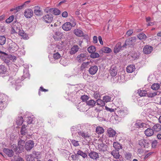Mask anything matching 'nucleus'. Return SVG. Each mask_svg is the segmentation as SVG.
<instances>
[{
	"label": "nucleus",
	"mask_w": 161,
	"mask_h": 161,
	"mask_svg": "<svg viewBox=\"0 0 161 161\" xmlns=\"http://www.w3.org/2000/svg\"><path fill=\"white\" fill-rule=\"evenodd\" d=\"M136 38L135 37H132L127 39H126L125 44L123 45V48H126L127 46L132 45L136 42Z\"/></svg>",
	"instance_id": "obj_1"
},
{
	"label": "nucleus",
	"mask_w": 161,
	"mask_h": 161,
	"mask_svg": "<svg viewBox=\"0 0 161 161\" xmlns=\"http://www.w3.org/2000/svg\"><path fill=\"white\" fill-rule=\"evenodd\" d=\"M53 19V15L50 14L45 15L42 17V20L46 23H51Z\"/></svg>",
	"instance_id": "obj_2"
},
{
	"label": "nucleus",
	"mask_w": 161,
	"mask_h": 161,
	"mask_svg": "<svg viewBox=\"0 0 161 161\" xmlns=\"http://www.w3.org/2000/svg\"><path fill=\"white\" fill-rule=\"evenodd\" d=\"M78 133L79 137H81L85 139H91V135L87 132H85L82 130H79Z\"/></svg>",
	"instance_id": "obj_3"
},
{
	"label": "nucleus",
	"mask_w": 161,
	"mask_h": 161,
	"mask_svg": "<svg viewBox=\"0 0 161 161\" xmlns=\"http://www.w3.org/2000/svg\"><path fill=\"white\" fill-rule=\"evenodd\" d=\"M34 146V143L31 140L27 141L25 143V147L27 151H30Z\"/></svg>",
	"instance_id": "obj_4"
},
{
	"label": "nucleus",
	"mask_w": 161,
	"mask_h": 161,
	"mask_svg": "<svg viewBox=\"0 0 161 161\" xmlns=\"http://www.w3.org/2000/svg\"><path fill=\"white\" fill-rule=\"evenodd\" d=\"M34 12L36 15L37 16H40L42 14V8L38 6L34 7Z\"/></svg>",
	"instance_id": "obj_5"
},
{
	"label": "nucleus",
	"mask_w": 161,
	"mask_h": 161,
	"mask_svg": "<svg viewBox=\"0 0 161 161\" xmlns=\"http://www.w3.org/2000/svg\"><path fill=\"white\" fill-rule=\"evenodd\" d=\"M153 50V47L152 46L147 45L143 48V52L145 54H149L151 53Z\"/></svg>",
	"instance_id": "obj_6"
},
{
	"label": "nucleus",
	"mask_w": 161,
	"mask_h": 161,
	"mask_svg": "<svg viewBox=\"0 0 161 161\" xmlns=\"http://www.w3.org/2000/svg\"><path fill=\"white\" fill-rule=\"evenodd\" d=\"M72 27L71 23L69 22L65 23L62 26L63 29L66 31H70L72 28Z\"/></svg>",
	"instance_id": "obj_7"
},
{
	"label": "nucleus",
	"mask_w": 161,
	"mask_h": 161,
	"mask_svg": "<svg viewBox=\"0 0 161 161\" xmlns=\"http://www.w3.org/2000/svg\"><path fill=\"white\" fill-rule=\"evenodd\" d=\"M33 15V12L31 9H26L24 12V15L25 17L27 18H30L32 17Z\"/></svg>",
	"instance_id": "obj_8"
},
{
	"label": "nucleus",
	"mask_w": 161,
	"mask_h": 161,
	"mask_svg": "<svg viewBox=\"0 0 161 161\" xmlns=\"http://www.w3.org/2000/svg\"><path fill=\"white\" fill-rule=\"evenodd\" d=\"M138 143L139 145L143 148H147L148 146V143L147 141L143 139L139 140Z\"/></svg>",
	"instance_id": "obj_9"
},
{
	"label": "nucleus",
	"mask_w": 161,
	"mask_h": 161,
	"mask_svg": "<svg viewBox=\"0 0 161 161\" xmlns=\"http://www.w3.org/2000/svg\"><path fill=\"white\" fill-rule=\"evenodd\" d=\"M98 67L96 65L91 66L89 69L88 71L90 74L91 75L95 74L98 70Z\"/></svg>",
	"instance_id": "obj_10"
},
{
	"label": "nucleus",
	"mask_w": 161,
	"mask_h": 161,
	"mask_svg": "<svg viewBox=\"0 0 161 161\" xmlns=\"http://www.w3.org/2000/svg\"><path fill=\"white\" fill-rule=\"evenodd\" d=\"M123 48L121 42H118L116 45L114 50V52L115 53H117L121 50Z\"/></svg>",
	"instance_id": "obj_11"
},
{
	"label": "nucleus",
	"mask_w": 161,
	"mask_h": 161,
	"mask_svg": "<svg viewBox=\"0 0 161 161\" xmlns=\"http://www.w3.org/2000/svg\"><path fill=\"white\" fill-rule=\"evenodd\" d=\"M86 58V54L85 53H81L77 56L76 59L78 62H81L85 60Z\"/></svg>",
	"instance_id": "obj_12"
},
{
	"label": "nucleus",
	"mask_w": 161,
	"mask_h": 161,
	"mask_svg": "<svg viewBox=\"0 0 161 161\" xmlns=\"http://www.w3.org/2000/svg\"><path fill=\"white\" fill-rule=\"evenodd\" d=\"M107 133L109 137H113L115 136L116 132L114 130L110 128L108 129Z\"/></svg>",
	"instance_id": "obj_13"
},
{
	"label": "nucleus",
	"mask_w": 161,
	"mask_h": 161,
	"mask_svg": "<svg viewBox=\"0 0 161 161\" xmlns=\"http://www.w3.org/2000/svg\"><path fill=\"white\" fill-rule=\"evenodd\" d=\"M88 155L91 158L94 160H97L99 158L98 153L94 151L89 153Z\"/></svg>",
	"instance_id": "obj_14"
},
{
	"label": "nucleus",
	"mask_w": 161,
	"mask_h": 161,
	"mask_svg": "<svg viewBox=\"0 0 161 161\" xmlns=\"http://www.w3.org/2000/svg\"><path fill=\"white\" fill-rule=\"evenodd\" d=\"M3 152L9 157H12L13 156L14 153L12 149L5 148L3 149Z\"/></svg>",
	"instance_id": "obj_15"
},
{
	"label": "nucleus",
	"mask_w": 161,
	"mask_h": 161,
	"mask_svg": "<svg viewBox=\"0 0 161 161\" xmlns=\"http://www.w3.org/2000/svg\"><path fill=\"white\" fill-rule=\"evenodd\" d=\"M111 75L112 76H115L117 73V70L116 67L115 66H112L109 71Z\"/></svg>",
	"instance_id": "obj_16"
},
{
	"label": "nucleus",
	"mask_w": 161,
	"mask_h": 161,
	"mask_svg": "<svg viewBox=\"0 0 161 161\" xmlns=\"http://www.w3.org/2000/svg\"><path fill=\"white\" fill-rule=\"evenodd\" d=\"M154 131L153 129L150 128H148L144 131V134L147 136H150L154 134Z\"/></svg>",
	"instance_id": "obj_17"
},
{
	"label": "nucleus",
	"mask_w": 161,
	"mask_h": 161,
	"mask_svg": "<svg viewBox=\"0 0 161 161\" xmlns=\"http://www.w3.org/2000/svg\"><path fill=\"white\" fill-rule=\"evenodd\" d=\"M17 44L14 42H12L9 44V48L12 50H16L18 48Z\"/></svg>",
	"instance_id": "obj_18"
},
{
	"label": "nucleus",
	"mask_w": 161,
	"mask_h": 161,
	"mask_svg": "<svg viewBox=\"0 0 161 161\" xmlns=\"http://www.w3.org/2000/svg\"><path fill=\"white\" fill-rule=\"evenodd\" d=\"M73 32L77 36L81 37L84 36L83 32L80 29H75L74 31Z\"/></svg>",
	"instance_id": "obj_19"
},
{
	"label": "nucleus",
	"mask_w": 161,
	"mask_h": 161,
	"mask_svg": "<svg viewBox=\"0 0 161 161\" xmlns=\"http://www.w3.org/2000/svg\"><path fill=\"white\" fill-rule=\"evenodd\" d=\"M62 34L60 32H57L53 36V38L55 41L59 40L62 37Z\"/></svg>",
	"instance_id": "obj_20"
},
{
	"label": "nucleus",
	"mask_w": 161,
	"mask_h": 161,
	"mask_svg": "<svg viewBox=\"0 0 161 161\" xmlns=\"http://www.w3.org/2000/svg\"><path fill=\"white\" fill-rule=\"evenodd\" d=\"M135 66L134 65L131 64L127 66V72L128 73H132L135 69Z\"/></svg>",
	"instance_id": "obj_21"
},
{
	"label": "nucleus",
	"mask_w": 161,
	"mask_h": 161,
	"mask_svg": "<svg viewBox=\"0 0 161 161\" xmlns=\"http://www.w3.org/2000/svg\"><path fill=\"white\" fill-rule=\"evenodd\" d=\"M79 48L77 45H75L71 48L70 51L71 54H73L76 53L79 50Z\"/></svg>",
	"instance_id": "obj_22"
},
{
	"label": "nucleus",
	"mask_w": 161,
	"mask_h": 161,
	"mask_svg": "<svg viewBox=\"0 0 161 161\" xmlns=\"http://www.w3.org/2000/svg\"><path fill=\"white\" fill-rule=\"evenodd\" d=\"M135 125L136 128H142L147 127V125L146 124L140 122H136Z\"/></svg>",
	"instance_id": "obj_23"
},
{
	"label": "nucleus",
	"mask_w": 161,
	"mask_h": 161,
	"mask_svg": "<svg viewBox=\"0 0 161 161\" xmlns=\"http://www.w3.org/2000/svg\"><path fill=\"white\" fill-rule=\"evenodd\" d=\"M112 52V50L108 47H104L100 50V52H102L105 53H109Z\"/></svg>",
	"instance_id": "obj_24"
},
{
	"label": "nucleus",
	"mask_w": 161,
	"mask_h": 161,
	"mask_svg": "<svg viewBox=\"0 0 161 161\" xmlns=\"http://www.w3.org/2000/svg\"><path fill=\"white\" fill-rule=\"evenodd\" d=\"M96 132L98 134H101L104 132V130L102 127L97 126L96 129Z\"/></svg>",
	"instance_id": "obj_25"
},
{
	"label": "nucleus",
	"mask_w": 161,
	"mask_h": 161,
	"mask_svg": "<svg viewBox=\"0 0 161 161\" xmlns=\"http://www.w3.org/2000/svg\"><path fill=\"white\" fill-rule=\"evenodd\" d=\"M56 50H54V53L53 56V58L55 60L59 59L61 57L59 53L58 52H56Z\"/></svg>",
	"instance_id": "obj_26"
},
{
	"label": "nucleus",
	"mask_w": 161,
	"mask_h": 161,
	"mask_svg": "<svg viewBox=\"0 0 161 161\" xmlns=\"http://www.w3.org/2000/svg\"><path fill=\"white\" fill-rule=\"evenodd\" d=\"M137 93L141 97L146 96V95L147 94V91L145 90H138Z\"/></svg>",
	"instance_id": "obj_27"
},
{
	"label": "nucleus",
	"mask_w": 161,
	"mask_h": 161,
	"mask_svg": "<svg viewBox=\"0 0 161 161\" xmlns=\"http://www.w3.org/2000/svg\"><path fill=\"white\" fill-rule=\"evenodd\" d=\"M8 97L6 96H4L3 97L2 100L0 101V104L3 103L4 106L6 105L8 103Z\"/></svg>",
	"instance_id": "obj_28"
},
{
	"label": "nucleus",
	"mask_w": 161,
	"mask_h": 161,
	"mask_svg": "<svg viewBox=\"0 0 161 161\" xmlns=\"http://www.w3.org/2000/svg\"><path fill=\"white\" fill-rule=\"evenodd\" d=\"M96 102L93 100H90L86 102L87 104L91 107H93L95 106Z\"/></svg>",
	"instance_id": "obj_29"
},
{
	"label": "nucleus",
	"mask_w": 161,
	"mask_h": 161,
	"mask_svg": "<svg viewBox=\"0 0 161 161\" xmlns=\"http://www.w3.org/2000/svg\"><path fill=\"white\" fill-rule=\"evenodd\" d=\"M113 147L116 150H119L122 148V146L118 142H114L113 143Z\"/></svg>",
	"instance_id": "obj_30"
},
{
	"label": "nucleus",
	"mask_w": 161,
	"mask_h": 161,
	"mask_svg": "<svg viewBox=\"0 0 161 161\" xmlns=\"http://www.w3.org/2000/svg\"><path fill=\"white\" fill-rule=\"evenodd\" d=\"M153 128L155 131L158 132L161 130V125L159 124H156L153 125Z\"/></svg>",
	"instance_id": "obj_31"
},
{
	"label": "nucleus",
	"mask_w": 161,
	"mask_h": 161,
	"mask_svg": "<svg viewBox=\"0 0 161 161\" xmlns=\"http://www.w3.org/2000/svg\"><path fill=\"white\" fill-rule=\"evenodd\" d=\"M25 143V141L22 139L20 140L18 142V147L20 150H22L23 148V146Z\"/></svg>",
	"instance_id": "obj_32"
},
{
	"label": "nucleus",
	"mask_w": 161,
	"mask_h": 161,
	"mask_svg": "<svg viewBox=\"0 0 161 161\" xmlns=\"http://www.w3.org/2000/svg\"><path fill=\"white\" fill-rule=\"evenodd\" d=\"M138 38L141 40H145L147 38L146 35L143 33H141L137 35Z\"/></svg>",
	"instance_id": "obj_33"
},
{
	"label": "nucleus",
	"mask_w": 161,
	"mask_h": 161,
	"mask_svg": "<svg viewBox=\"0 0 161 161\" xmlns=\"http://www.w3.org/2000/svg\"><path fill=\"white\" fill-rule=\"evenodd\" d=\"M19 35L22 37V38L25 39H27L28 37L27 35L25 33L24 31L21 30H19L18 33Z\"/></svg>",
	"instance_id": "obj_34"
},
{
	"label": "nucleus",
	"mask_w": 161,
	"mask_h": 161,
	"mask_svg": "<svg viewBox=\"0 0 161 161\" xmlns=\"http://www.w3.org/2000/svg\"><path fill=\"white\" fill-rule=\"evenodd\" d=\"M111 154L116 159L118 158L119 157V150L113 151Z\"/></svg>",
	"instance_id": "obj_35"
},
{
	"label": "nucleus",
	"mask_w": 161,
	"mask_h": 161,
	"mask_svg": "<svg viewBox=\"0 0 161 161\" xmlns=\"http://www.w3.org/2000/svg\"><path fill=\"white\" fill-rule=\"evenodd\" d=\"M7 69L3 65H0V74H4L7 71Z\"/></svg>",
	"instance_id": "obj_36"
},
{
	"label": "nucleus",
	"mask_w": 161,
	"mask_h": 161,
	"mask_svg": "<svg viewBox=\"0 0 161 161\" xmlns=\"http://www.w3.org/2000/svg\"><path fill=\"white\" fill-rule=\"evenodd\" d=\"M52 13L56 15H59L61 13L60 11L57 8H53Z\"/></svg>",
	"instance_id": "obj_37"
},
{
	"label": "nucleus",
	"mask_w": 161,
	"mask_h": 161,
	"mask_svg": "<svg viewBox=\"0 0 161 161\" xmlns=\"http://www.w3.org/2000/svg\"><path fill=\"white\" fill-rule=\"evenodd\" d=\"M90 62H86L83 63L80 67V69L81 70H83L85 68H87L89 67Z\"/></svg>",
	"instance_id": "obj_38"
},
{
	"label": "nucleus",
	"mask_w": 161,
	"mask_h": 161,
	"mask_svg": "<svg viewBox=\"0 0 161 161\" xmlns=\"http://www.w3.org/2000/svg\"><path fill=\"white\" fill-rule=\"evenodd\" d=\"M159 94L160 93L158 92H151L147 94V96L149 97H153L156 95H159Z\"/></svg>",
	"instance_id": "obj_39"
},
{
	"label": "nucleus",
	"mask_w": 161,
	"mask_h": 161,
	"mask_svg": "<svg viewBox=\"0 0 161 161\" xmlns=\"http://www.w3.org/2000/svg\"><path fill=\"white\" fill-rule=\"evenodd\" d=\"M87 50L89 53H92L96 51V48L94 46H91L88 48Z\"/></svg>",
	"instance_id": "obj_40"
},
{
	"label": "nucleus",
	"mask_w": 161,
	"mask_h": 161,
	"mask_svg": "<svg viewBox=\"0 0 161 161\" xmlns=\"http://www.w3.org/2000/svg\"><path fill=\"white\" fill-rule=\"evenodd\" d=\"M97 103L98 105L102 107H103L105 106V103L103 100H102L100 99H98L97 100Z\"/></svg>",
	"instance_id": "obj_41"
},
{
	"label": "nucleus",
	"mask_w": 161,
	"mask_h": 161,
	"mask_svg": "<svg viewBox=\"0 0 161 161\" xmlns=\"http://www.w3.org/2000/svg\"><path fill=\"white\" fill-rule=\"evenodd\" d=\"M23 122V118L22 116L19 117L16 121L17 124L19 125H21Z\"/></svg>",
	"instance_id": "obj_42"
},
{
	"label": "nucleus",
	"mask_w": 161,
	"mask_h": 161,
	"mask_svg": "<svg viewBox=\"0 0 161 161\" xmlns=\"http://www.w3.org/2000/svg\"><path fill=\"white\" fill-rule=\"evenodd\" d=\"M6 41V38L5 36H0V45H4Z\"/></svg>",
	"instance_id": "obj_43"
},
{
	"label": "nucleus",
	"mask_w": 161,
	"mask_h": 161,
	"mask_svg": "<svg viewBox=\"0 0 161 161\" xmlns=\"http://www.w3.org/2000/svg\"><path fill=\"white\" fill-rule=\"evenodd\" d=\"M160 85L158 83H154L151 86V88L153 90H158L160 87Z\"/></svg>",
	"instance_id": "obj_44"
},
{
	"label": "nucleus",
	"mask_w": 161,
	"mask_h": 161,
	"mask_svg": "<svg viewBox=\"0 0 161 161\" xmlns=\"http://www.w3.org/2000/svg\"><path fill=\"white\" fill-rule=\"evenodd\" d=\"M111 97L108 96H105L103 97V100L104 103H107L111 101Z\"/></svg>",
	"instance_id": "obj_45"
},
{
	"label": "nucleus",
	"mask_w": 161,
	"mask_h": 161,
	"mask_svg": "<svg viewBox=\"0 0 161 161\" xmlns=\"http://www.w3.org/2000/svg\"><path fill=\"white\" fill-rule=\"evenodd\" d=\"M25 128H26V126H25V125H23L22 126V127L21 128L20 132L21 134L22 135H25V134L26 133V129Z\"/></svg>",
	"instance_id": "obj_46"
},
{
	"label": "nucleus",
	"mask_w": 161,
	"mask_h": 161,
	"mask_svg": "<svg viewBox=\"0 0 161 161\" xmlns=\"http://www.w3.org/2000/svg\"><path fill=\"white\" fill-rule=\"evenodd\" d=\"M90 57L92 58H98L99 57V55L98 53L94 52L91 53Z\"/></svg>",
	"instance_id": "obj_47"
},
{
	"label": "nucleus",
	"mask_w": 161,
	"mask_h": 161,
	"mask_svg": "<svg viewBox=\"0 0 161 161\" xmlns=\"http://www.w3.org/2000/svg\"><path fill=\"white\" fill-rule=\"evenodd\" d=\"M77 154L81 156L83 158H85L87 156L86 154L82 152V151L80 150H79L77 152Z\"/></svg>",
	"instance_id": "obj_48"
},
{
	"label": "nucleus",
	"mask_w": 161,
	"mask_h": 161,
	"mask_svg": "<svg viewBox=\"0 0 161 161\" xmlns=\"http://www.w3.org/2000/svg\"><path fill=\"white\" fill-rule=\"evenodd\" d=\"M89 98V97L86 95H84L81 97V99L83 102H86Z\"/></svg>",
	"instance_id": "obj_49"
},
{
	"label": "nucleus",
	"mask_w": 161,
	"mask_h": 161,
	"mask_svg": "<svg viewBox=\"0 0 161 161\" xmlns=\"http://www.w3.org/2000/svg\"><path fill=\"white\" fill-rule=\"evenodd\" d=\"M14 17L13 15L10 16L8 19L6 20V22L8 23L11 22L13 20Z\"/></svg>",
	"instance_id": "obj_50"
},
{
	"label": "nucleus",
	"mask_w": 161,
	"mask_h": 161,
	"mask_svg": "<svg viewBox=\"0 0 161 161\" xmlns=\"http://www.w3.org/2000/svg\"><path fill=\"white\" fill-rule=\"evenodd\" d=\"M94 97L96 99H99L100 97V94L99 92H96L94 94Z\"/></svg>",
	"instance_id": "obj_51"
},
{
	"label": "nucleus",
	"mask_w": 161,
	"mask_h": 161,
	"mask_svg": "<svg viewBox=\"0 0 161 161\" xmlns=\"http://www.w3.org/2000/svg\"><path fill=\"white\" fill-rule=\"evenodd\" d=\"M119 114L122 116H124L126 114V112L123 110H120L119 111Z\"/></svg>",
	"instance_id": "obj_52"
},
{
	"label": "nucleus",
	"mask_w": 161,
	"mask_h": 161,
	"mask_svg": "<svg viewBox=\"0 0 161 161\" xmlns=\"http://www.w3.org/2000/svg\"><path fill=\"white\" fill-rule=\"evenodd\" d=\"M53 8H50L49 7H47L44 10V11L47 13H51L53 10Z\"/></svg>",
	"instance_id": "obj_53"
},
{
	"label": "nucleus",
	"mask_w": 161,
	"mask_h": 161,
	"mask_svg": "<svg viewBox=\"0 0 161 161\" xmlns=\"http://www.w3.org/2000/svg\"><path fill=\"white\" fill-rule=\"evenodd\" d=\"M132 155L130 153H126L125 155V157L127 160H130L131 158Z\"/></svg>",
	"instance_id": "obj_54"
},
{
	"label": "nucleus",
	"mask_w": 161,
	"mask_h": 161,
	"mask_svg": "<svg viewBox=\"0 0 161 161\" xmlns=\"http://www.w3.org/2000/svg\"><path fill=\"white\" fill-rule=\"evenodd\" d=\"M71 142L74 146L77 147L79 145L78 141H76L75 140H72Z\"/></svg>",
	"instance_id": "obj_55"
},
{
	"label": "nucleus",
	"mask_w": 161,
	"mask_h": 161,
	"mask_svg": "<svg viewBox=\"0 0 161 161\" xmlns=\"http://www.w3.org/2000/svg\"><path fill=\"white\" fill-rule=\"evenodd\" d=\"M30 2V1H27L25 2L24 3L22 4L21 6H19L18 7V8H20L21 7H23L25 6H26L27 5L29 4Z\"/></svg>",
	"instance_id": "obj_56"
},
{
	"label": "nucleus",
	"mask_w": 161,
	"mask_h": 161,
	"mask_svg": "<svg viewBox=\"0 0 161 161\" xmlns=\"http://www.w3.org/2000/svg\"><path fill=\"white\" fill-rule=\"evenodd\" d=\"M157 141L156 140L153 141L152 143V147L153 148H155L157 144Z\"/></svg>",
	"instance_id": "obj_57"
},
{
	"label": "nucleus",
	"mask_w": 161,
	"mask_h": 161,
	"mask_svg": "<svg viewBox=\"0 0 161 161\" xmlns=\"http://www.w3.org/2000/svg\"><path fill=\"white\" fill-rule=\"evenodd\" d=\"M14 158L16 159V161H24L23 158L19 156H15Z\"/></svg>",
	"instance_id": "obj_58"
},
{
	"label": "nucleus",
	"mask_w": 161,
	"mask_h": 161,
	"mask_svg": "<svg viewBox=\"0 0 161 161\" xmlns=\"http://www.w3.org/2000/svg\"><path fill=\"white\" fill-rule=\"evenodd\" d=\"M27 121L28 124L31 123L32 121V118L31 117H28Z\"/></svg>",
	"instance_id": "obj_59"
},
{
	"label": "nucleus",
	"mask_w": 161,
	"mask_h": 161,
	"mask_svg": "<svg viewBox=\"0 0 161 161\" xmlns=\"http://www.w3.org/2000/svg\"><path fill=\"white\" fill-rule=\"evenodd\" d=\"M133 33V31L132 30H128L126 32V35L128 36L131 35Z\"/></svg>",
	"instance_id": "obj_60"
},
{
	"label": "nucleus",
	"mask_w": 161,
	"mask_h": 161,
	"mask_svg": "<svg viewBox=\"0 0 161 161\" xmlns=\"http://www.w3.org/2000/svg\"><path fill=\"white\" fill-rule=\"evenodd\" d=\"M62 16L63 17H67L68 16V14L67 12L66 11H64L62 13Z\"/></svg>",
	"instance_id": "obj_61"
},
{
	"label": "nucleus",
	"mask_w": 161,
	"mask_h": 161,
	"mask_svg": "<svg viewBox=\"0 0 161 161\" xmlns=\"http://www.w3.org/2000/svg\"><path fill=\"white\" fill-rule=\"evenodd\" d=\"M155 101L157 104L161 105V97L160 98H157V100H155Z\"/></svg>",
	"instance_id": "obj_62"
},
{
	"label": "nucleus",
	"mask_w": 161,
	"mask_h": 161,
	"mask_svg": "<svg viewBox=\"0 0 161 161\" xmlns=\"http://www.w3.org/2000/svg\"><path fill=\"white\" fill-rule=\"evenodd\" d=\"M98 39L99 42H100V43L101 45L103 44V42L102 41V39L101 36H98Z\"/></svg>",
	"instance_id": "obj_63"
},
{
	"label": "nucleus",
	"mask_w": 161,
	"mask_h": 161,
	"mask_svg": "<svg viewBox=\"0 0 161 161\" xmlns=\"http://www.w3.org/2000/svg\"><path fill=\"white\" fill-rule=\"evenodd\" d=\"M97 37L96 36H94L93 37V42L94 43H96L97 42Z\"/></svg>",
	"instance_id": "obj_64"
}]
</instances>
